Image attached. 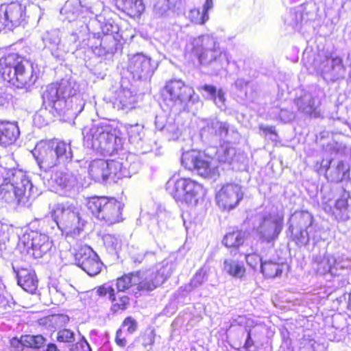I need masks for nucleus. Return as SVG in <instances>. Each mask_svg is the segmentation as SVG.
Wrapping results in <instances>:
<instances>
[{"label": "nucleus", "instance_id": "nucleus-1", "mask_svg": "<svg viewBox=\"0 0 351 351\" xmlns=\"http://www.w3.org/2000/svg\"><path fill=\"white\" fill-rule=\"evenodd\" d=\"M38 79L34 63L25 56L10 53L0 58V80L3 84L23 89L34 85Z\"/></svg>", "mask_w": 351, "mask_h": 351}, {"label": "nucleus", "instance_id": "nucleus-41", "mask_svg": "<svg viewBox=\"0 0 351 351\" xmlns=\"http://www.w3.org/2000/svg\"><path fill=\"white\" fill-rule=\"evenodd\" d=\"M205 279V274L198 271L195 274L191 282V285L194 287H197L203 284Z\"/></svg>", "mask_w": 351, "mask_h": 351}, {"label": "nucleus", "instance_id": "nucleus-37", "mask_svg": "<svg viewBox=\"0 0 351 351\" xmlns=\"http://www.w3.org/2000/svg\"><path fill=\"white\" fill-rule=\"evenodd\" d=\"M71 174L68 172L58 171L56 174V183L62 188L69 185L71 181Z\"/></svg>", "mask_w": 351, "mask_h": 351}, {"label": "nucleus", "instance_id": "nucleus-31", "mask_svg": "<svg viewBox=\"0 0 351 351\" xmlns=\"http://www.w3.org/2000/svg\"><path fill=\"white\" fill-rule=\"evenodd\" d=\"M233 149L228 143L220 145L217 147L215 157L219 163H231L234 154H232Z\"/></svg>", "mask_w": 351, "mask_h": 351}, {"label": "nucleus", "instance_id": "nucleus-54", "mask_svg": "<svg viewBox=\"0 0 351 351\" xmlns=\"http://www.w3.org/2000/svg\"><path fill=\"white\" fill-rule=\"evenodd\" d=\"M348 308L351 310V290L349 293L348 302Z\"/></svg>", "mask_w": 351, "mask_h": 351}, {"label": "nucleus", "instance_id": "nucleus-36", "mask_svg": "<svg viewBox=\"0 0 351 351\" xmlns=\"http://www.w3.org/2000/svg\"><path fill=\"white\" fill-rule=\"evenodd\" d=\"M121 327L125 328L128 333L132 334L136 331L138 323L132 316H127L123 320Z\"/></svg>", "mask_w": 351, "mask_h": 351}, {"label": "nucleus", "instance_id": "nucleus-39", "mask_svg": "<svg viewBox=\"0 0 351 351\" xmlns=\"http://www.w3.org/2000/svg\"><path fill=\"white\" fill-rule=\"evenodd\" d=\"M258 129L263 132L265 136L271 135L275 138L278 137V133L276 129V127L274 125H265L263 124H260L258 125Z\"/></svg>", "mask_w": 351, "mask_h": 351}, {"label": "nucleus", "instance_id": "nucleus-8", "mask_svg": "<svg viewBox=\"0 0 351 351\" xmlns=\"http://www.w3.org/2000/svg\"><path fill=\"white\" fill-rule=\"evenodd\" d=\"M285 224L283 214H267L260 220L258 234L261 243L274 245L281 234Z\"/></svg>", "mask_w": 351, "mask_h": 351}, {"label": "nucleus", "instance_id": "nucleus-32", "mask_svg": "<svg viewBox=\"0 0 351 351\" xmlns=\"http://www.w3.org/2000/svg\"><path fill=\"white\" fill-rule=\"evenodd\" d=\"M188 17L190 21L195 25H204L209 19L208 13H204L203 10L197 8L191 10Z\"/></svg>", "mask_w": 351, "mask_h": 351}, {"label": "nucleus", "instance_id": "nucleus-20", "mask_svg": "<svg viewBox=\"0 0 351 351\" xmlns=\"http://www.w3.org/2000/svg\"><path fill=\"white\" fill-rule=\"evenodd\" d=\"M18 285L26 292L34 294L38 289V280L34 271L21 269L18 274Z\"/></svg>", "mask_w": 351, "mask_h": 351}, {"label": "nucleus", "instance_id": "nucleus-14", "mask_svg": "<svg viewBox=\"0 0 351 351\" xmlns=\"http://www.w3.org/2000/svg\"><path fill=\"white\" fill-rule=\"evenodd\" d=\"M156 66L149 56L141 53L133 55L128 60V70L138 79L146 78L153 75Z\"/></svg>", "mask_w": 351, "mask_h": 351}, {"label": "nucleus", "instance_id": "nucleus-44", "mask_svg": "<svg viewBox=\"0 0 351 351\" xmlns=\"http://www.w3.org/2000/svg\"><path fill=\"white\" fill-rule=\"evenodd\" d=\"M115 342L120 347H125L126 346L127 341L125 337L123 336L121 328H119L116 332Z\"/></svg>", "mask_w": 351, "mask_h": 351}, {"label": "nucleus", "instance_id": "nucleus-56", "mask_svg": "<svg viewBox=\"0 0 351 351\" xmlns=\"http://www.w3.org/2000/svg\"><path fill=\"white\" fill-rule=\"evenodd\" d=\"M102 32L104 34H108V32H105L104 29L102 30Z\"/></svg>", "mask_w": 351, "mask_h": 351}, {"label": "nucleus", "instance_id": "nucleus-24", "mask_svg": "<svg viewBox=\"0 0 351 351\" xmlns=\"http://www.w3.org/2000/svg\"><path fill=\"white\" fill-rule=\"evenodd\" d=\"M284 266L282 261L266 260L261 263V272L265 278H275L282 275Z\"/></svg>", "mask_w": 351, "mask_h": 351}, {"label": "nucleus", "instance_id": "nucleus-50", "mask_svg": "<svg viewBox=\"0 0 351 351\" xmlns=\"http://www.w3.org/2000/svg\"><path fill=\"white\" fill-rule=\"evenodd\" d=\"M213 6V0H206L204 4V8H203V11L204 13H208V10H210Z\"/></svg>", "mask_w": 351, "mask_h": 351}, {"label": "nucleus", "instance_id": "nucleus-16", "mask_svg": "<svg viewBox=\"0 0 351 351\" xmlns=\"http://www.w3.org/2000/svg\"><path fill=\"white\" fill-rule=\"evenodd\" d=\"M20 136L18 123L0 119V147L7 148L14 145Z\"/></svg>", "mask_w": 351, "mask_h": 351}, {"label": "nucleus", "instance_id": "nucleus-29", "mask_svg": "<svg viewBox=\"0 0 351 351\" xmlns=\"http://www.w3.org/2000/svg\"><path fill=\"white\" fill-rule=\"evenodd\" d=\"M224 270L234 278H242L245 276V268L242 264L232 259H225L223 261Z\"/></svg>", "mask_w": 351, "mask_h": 351}, {"label": "nucleus", "instance_id": "nucleus-19", "mask_svg": "<svg viewBox=\"0 0 351 351\" xmlns=\"http://www.w3.org/2000/svg\"><path fill=\"white\" fill-rule=\"evenodd\" d=\"M137 99L136 96L130 90H120L114 101L113 106L118 110L129 112L136 108Z\"/></svg>", "mask_w": 351, "mask_h": 351}, {"label": "nucleus", "instance_id": "nucleus-34", "mask_svg": "<svg viewBox=\"0 0 351 351\" xmlns=\"http://www.w3.org/2000/svg\"><path fill=\"white\" fill-rule=\"evenodd\" d=\"M94 290L97 296L104 298L108 295V300H110L115 291L112 286H107L105 284L96 287Z\"/></svg>", "mask_w": 351, "mask_h": 351}, {"label": "nucleus", "instance_id": "nucleus-48", "mask_svg": "<svg viewBox=\"0 0 351 351\" xmlns=\"http://www.w3.org/2000/svg\"><path fill=\"white\" fill-rule=\"evenodd\" d=\"M229 132V127L228 125L225 123H219V128H218V134L220 136H226L228 134Z\"/></svg>", "mask_w": 351, "mask_h": 351}, {"label": "nucleus", "instance_id": "nucleus-55", "mask_svg": "<svg viewBox=\"0 0 351 351\" xmlns=\"http://www.w3.org/2000/svg\"><path fill=\"white\" fill-rule=\"evenodd\" d=\"M289 230H291V232H293V226H290L289 227Z\"/></svg>", "mask_w": 351, "mask_h": 351}, {"label": "nucleus", "instance_id": "nucleus-46", "mask_svg": "<svg viewBox=\"0 0 351 351\" xmlns=\"http://www.w3.org/2000/svg\"><path fill=\"white\" fill-rule=\"evenodd\" d=\"M202 90L207 92L211 97L215 99L216 94H217V88L215 86L213 85L205 84L201 87Z\"/></svg>", "mask_w": 351, "mask_h": 351}, {"label": "nucleus", "instance_id": "nucleus-5", "mask_svg": "<svg viewBox=\"0 0 351 351\" xmlns=\"http://www.w3.org/2000/svg\"><path fill=\"white\" fill-rule=\"evenodd\" d=\"M26 7L18 1L0 3V34L24 27L28 23Z\"/></svg>", "mask_w": 351, "mask_h": 351}, {"label": "nucleus", "instance_id": "nucleus-33", "mask_svg": "<svg viewBox=\"0 0 351 351\" xmlns=\"http://www.w3.org/2000/svg\"><path fill=\"white\" fill-rule=\"evenodd\" d=\"M335 171L337 176V181L338 182H342L343 180L349 177L350 169L343 161L338 162Z\"/></svg>", "mask_w": 351, "mask_h": 351}, {"label": "nucleus", "instance_id": "nucleus-52", "mask_svg": "<svg viewBox=\"0 0 351 351\" xmlns=\"http://www.w3.org/2000/svg\"><path fill=\"white\" fill-rule=\"evenodd\" d=\"M332 61L335 64L343 66V60L340 57H335L332 58Z\"/></svg>", "mask_w": 351, "mask_h": 351}, {"label": "nucleus", "instance_id": "nucleus-30", "mask_svg": "<svg viewBox=\"0 0 351 351\" xmlns=\"http://www.w3.org/2000/svg\"><path fill=\"white\" fill-rule=\"evenodd\" d=\"M54 153L57 155V158L61 162H68L72 159L71 148L68 147L64 141H60L56 143L55 146H52Z\"/></svg>", "mask_w": 351, "mask_h": 351}, {"label": "nucleus", "instance_id": "nucleus-4", "mask_svg": "<svg viewBox=\"0 0 351 351\" xmlns=\"http://www.w3.org/2000/svg\"><path fill=\"white\" fill-rule=\"evenodd\" d=\"M85 206L93 216L108 225L119 223L123 219V205L114 197H89L86 200Z\"/></svg>", "mask_w": 351, "mask_h": 351}, {"label": "nucleus", "instance_id": "nucleus-12", "mask_svg": "<svg viewBox=\"0 0 351 351\" xmlns=\"http://www.w3.org/2000/svg\"><path fill=\"white\" fill-rule=\"evenodd\" d=\"M193 93V88L180 80H169L162 89V95L165 99H168L173 104H182L191 99Z\"/></svg>", "mask_w": 351, "mask_h": 351}, {"label": "nucleus", "instance_id": "nucleus-25", "mask_svg": "<svg viewBox=\"0 0 351 351\" xmlns=\"http://www.w3.org/2000/svg\"><path fill=\"white\" fill-rule=\"evenodd\" d=\"M57 223H61L65 227H71L72 221L77 218L76 214L69 207L58 205L53 211Z\"/></svg>", "mask_w": 351, "mask_h": 351}, {"label": "nucleus", "instance_id": "nucleus-10", "mask_svg": "<svg viewBox=\"0 0 351 351\" xmlns=\"http://www.w3.org/2000/svg\"><path fill=\"white\" fill-rule=\"evenodd\" d=\"M75 259L77 265L90 276H96L101 271L103 263L90 246H80L75 253Z\"/></svg>", "mask_w": 351, "mask_h": 351}, {"label": "nucleus", "instance_id": "nucleus-57", "mask_svg": "<svg viewBox=\"0 0 351 351\" xmlns=\"http://www.w3.org/2000/svg\"><path fill=\"white\" fill-rule=\"evenodd\" d=\"M350 130H351V125L350 126Z\"/></svg>", "mask_w": 351, "mask_h": 351}, {"label": "nucleus", "instance_id": "nucleus-23", "mask_svg": "<svg viewBox=\"0 0 351 351\" xmlns=\"http://www.w3.org/2000/svg\"><path fill=\"white\" fill-rule=\"evenodd\" d=\"M247 237L242 230L235 229L228 232L223 237L222 243L228 249L237 250L243 245Z\"/></svg>", "mask_w": 351, "mask_h": 351}, {"label": "nucleus", "instance_id": "nucleus-2", "mask_svg": "<svg viewBox=\"0 0 351 351\" xmlns=\"http://www.w3.org/2000/svg\"><path fill=\"white\" fill-rule=\"evenodd\" d=\"M166 190L180 206L193 208L202 202L206 190L204 185L189 177L171 178Z\"/></svg>", "mask_w": 351, "mask_h": 351}, {"label": "nucleus", "instance_id": "nucleus-27", "mask_svg": "<svg viewBox=\"0 0 351 351\" xmlns=\"http://www.w3.org/2000/svg\"><path fill=\"white\" fill-rule=\"evenodd\" d=\"M313 217L307 213H302L298 217V225L300 226L299 234L293 235V240L295 242H302L304 239L308 238L307 228L313 225Z\"/></svg>", "mask_w": 351, "mask_h": 351}, {"label": "nucleus", "instance_id": "nucleus-51", "mask_svg": "<svg viewBox=\"0 0 351 351\" xmlns=\"http://www.w3.org/2000/svg\"><path fill=\"white\" fill-rule=\"evenodd\" d=\"M44 351H60L58 346L53 343H49Z\"/></svg>", "mask_w": 351, "mask_h": 351}, {"label": "nucleus", "instance_id": "nucleus-9", "mask_svg": "<svg viewBox=\"0 0 351 351\" xmlns=\"http://www.w3.org/2000/svg\"><path fill=\"white\" fill-rule=\"evenodd\" d=\"M73 95V88L69 83L56 82L47 86L43 98L49 106L59 112L64 108L67 99Z\"/></svg>", "mask_w": 351, "mask_h": 351}, {"label": "nucleus", "instance_id": "nucleus-40", "mask_svg": "<svg viewBox=\"0 0 351 351\" xmlns=\"http://www.w3.org/2000/svg\"><path fill=\"white\" fill-rule=\"evenodd\" d=\"M10 343L11 351H22L25 348L23 346V335L20 338L13 337Z\"/></svg>", "mask_w": 351, "mask_h": 351}, {"label": "nucleus", "instance_id": "nucleus-38", "mask_svg": "<svg viewBox=\"0 0 351 351\" xmlns=\"http://www.w3.org/2000/svg\"><path fill=\"white\" fill-rule=\"evenodd\" d=\"M247 264L252 269H256L259 265H261V256L256 253H250L245 256Z\"/></svg>", "mask_w": 351, "mask_h": 351}, {"label": "nucleus", "instance_id": "nucleus-49", "mask_svg": "<svg viewBox=\"0 0 351 351\" xmlns=\"http://www.w3.org/2000/svg\"><path fill=\"white\" fill-rule=\"evenodd\" d=\"M10 95L5 93H0V106H4L8 104L10 100Z\"/></svg>", "mask_w": 351, "mask_h": 351}, {"label": "nucleus", "instance_id": "nucleus-15", "mask_svg": "<svg viewBox=\"0 0 351 351\" xmlns=\"http://www.w3.org/2000/svg\"><path fill=\"white\" fill-rule=\"evenodd\" d=\"M165 280L166 277L159 270L151 272L145 278H143L140 271L138 279L136 284V289L139 293L151 292L161 286Z\"/></svg>", "mask_w": 351, "mask_h": 351}, {"label": "nucleus", "instance_id": "nucleus-13", "mask_svg": "<svg viewBox=\"0 0 351 351\" xmlns=\"http://www.w3.org/2000/svg\"><path fill=\"white\" fill-rule=\"evenodd\" d=\"M242 198L241 187L236 183L223 184L216 195V200L219 206L227 210L235 208Z\"/></svg>", "mask_w": 351, "mask_h": 351}, {"label": "nucleus", "instance_id": "nucleus-45", "mask_svg": "<svg viewBox=\"0 0 351 351\" xmlns=\"http://www.w3.org/2000/svg\"><path fill=\"white\" fill-rule=\"evenodd\" d=\"M75 350L76 351H91L88 343L84 338H82L76 343Z\"/></svg>", "mask_w": 351, "mask_h": 351}, {"label": "nucleus", "instance_id": "nucleus-7", "mask_svg": "<svg viewBox=\"0 0 351 351\" xmlns=\"http://www.w3.org/2000/svg\"><path fill=\"white\" fill-rule=\"evenodd\" d=\"M221 51L215 47V41L209 36L202 35L193 38L186 48V54L191 59H197L200 64L215 61Z\"/></svg>", "mask_w": 351, "mask_h": 351}, {"label": "nucleus", "instance_id": "nucleus-11", "mask_svg": "<svg viewBox=\"0 0 351 351\" xmlns=\"http://www.w3.org/2000/svg\"><path fill=\"white\" fill-rule=\"evenodd\" d=\"M119 171V164L114 160L97 159L92 161L88 167V174L90 178L99 182L114 178Z\"/></svg>", "mask_w": 351, "mask_h": 351}, {"label": "nucleus", "instance_id": "nucleus-22", "mask_svg": "<svg viewBox=\"0 0 351 351\" xmlns=\"http://www.w3.org/2000/svg\"><path fill=\"white\" fill-rule=\"evenodd\" d=\"M36 160L41 168L51 169L59 164L60 162L57 158V155L54 153L53 147L43 148L39 151Z\"/></svg>", "mask_w": 351, "mask_h": 351}, {"label": "nucleus", "instance_id": "nucleus-18", "mask_svg": "<svg viewBox=\"0 0 351 351\" xmlns=\"http://www.w3.org/2000/svg\"><path fill=\"white\" fill-rule=\"evenodd\" d=\"M117 8L130 17H138L145 10L143 0H114Z\"/></svg>", "mask_w": 351, "mask_h": 351}, {"label": "nucleus", "instance_id": "nucleus-35", "mask_svg": "<svg viewBox=\"0 0 351 351\" xmlns=\"http://www.w3.org/2000/svg\"><path fill=\"white\" fill-rule=\"evenodd\" d=\"M57 341L63 343H71L74 341V332L69 329H62L58 332Z\"/></svg>", "mask_w": 351, "mask_h": 351}, {"label": "nucleus", "instance_id": "nucleus-28", "mask_svg": "<svg viewBox=\"0 0 351 351\" xmlns=\"http://www.w3.org/2000/svg\"><path fill=\"white\" fill-rule=\"evenodd\" d=\"M23 346L26 348L40 350L45 347L47 339L42 335H23Z\"/></svg>", "mask_w": 351, "mask_h": 351}, {"label": "nucleus", "instance_id": "nucleus-43", "mask_svg": "<svg viewBox=\"0 0 351 351\" xmlns=\"http://www.w3.org/2000/svg\"><path fill=\"white\" fill-rule=\"evenodd\" d=\"M348 199L346 197H339L335 202V208L338 210H346L348 208Z\"/></svg>", "mask_w": 351, "mask_h": 351}, {"label": "nucleus", "instance_id": "nucleus-17", "mask_svg": "<svg viewBox=\"0 0 351 351\" xmlns=\"http://www.w3.org/2000/svg\"><path fill=\"white\" fill-rule=\"evenodd\" d=\"M30 241L29 244L27 243V247L32 250V254L36 258L43 257L51 250V242L45 234L36 232L32 236Z\"/></svg>", "mask_w": 351, "mask_h": 351}, {"label": "nucleus", "instance_id": "nucleus-42", "mask_svg": "<svg viewBox=\"0 0 351 351\" xmlns=\"http://www.w3.org/2000/svg\"><path fill=\"white\" fill-rule=\"evenodd\" d=\"M99 130V138H110L114 137L112 134H110L111 128L109 125H101L98 128Z\"/></svg>", "mask_w": 351, "mask_h": 351}, {"label": "nucleus", "instance_id": "nucleus-47", "mask_svg": "<svg viewBox=\"0 0 351 351\" xmlns=\"http://www.w3.org/2000/svg\"><path fill=\"white\" fill-rule=\"evenodd\" d=\"M254 345V342L252 339L251 330H249L247 331V338L245 339V343L243 345V348L246 350H249L250 349V348L252 347Z\"/></svg>", "mask_w": 351, "mask_h": 351}, {"label": "nucleus", "instance_id": "nucleus-6", "mask_svg": "<svg viewBox=\"0 0 351 351\" xmlns=\"http://www.w3.org/2000/svg\"><path fill=\"white\" fill-rule=\"evenodd\" d=\"M181 164L190 171H196L204 179H216L220 175L218 167L213 165L202 151L190 149L181 156Z\"/></svg>", "mask_w": 351, "mask_h": 351}, {"label": "nucleus", "instance_id": "nucleus-21", "mask_svg": "<svg viewBox=\"0 0 351 351\" xmlns=\"http://www.w3.org/2000/svg\"><path fill=\"white\" fill-rule=\"evenodd\" d=\"M109 301L110 302V311L114 315L128 310L130 306L131 298L129 295L115 290Z\"/></svg>", "mask_w": 351, "mask_h": 351}, {"label": "nucleus", "instance_id": "nucleus-53", "mask_svg": "<svg viewBox=\"0 0 351 351\" xmlns=\"http://www.w3.org/2000/svg\"><path fill=\"white\" fill-rule=\"evenodd\" d=\"M217 95H218V97L221 99H224L223 97H224V93L222 91L221 89H219V90H217Z\"/></svg>", "mask_w": 351, "mask_h": 351}, {"label": "nucleus", "instance_id": "nucleus-26", "mask_svg": "<svg viewBox=\"0 0 351 351\" xmlns=\"http://www.w3.org/2000/svg\"><path fill=\"white\" fill-rule=\"evenodd\" d=\"M139 274L140 271H135L118 277L115 283L117 290L124 293L131 287L136 286Z\"/></svg>", "mask_w": 351, "mask_h": 351}, {"label": "nucleus", "instance_id": "nucleus-3", "mask_svg": "<svg viewBox=\"0 0 351 351\" xmlns=\"http://www.w3.org/2000/svg\"><path fill=\"white\" fill-rule=\"evenodd\" d=\"M32 187L31 181L21 170L10 169L0 184V198L8 203L25 204Z\"/></svg>", "mask_w": 351, "mask_h": 351}]
</instances>
